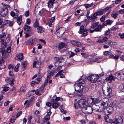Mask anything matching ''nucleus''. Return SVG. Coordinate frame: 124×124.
Masks as SVG:
<instances>
[{"instance_id":"1","label":"nucleus","mask_w":124,"mask_h":124,"mask_svg":"<svg viewBox=\"0 0 124 124\" xmlns=\"http://www.w3.org/2000/svg\"><path fill=\"white\" fill-rule=\"evenodd\" d=\"M84 83L85 82L84 80L80 79L78 81V83H75L74 86L76 91L80 93L82 92H86V91H85V89L84 88Z\"/></svg>"},{"instance_id":"2","label":"nucleus","mask_w":124,"mask_h":124,"mask_svg":"<svg viewBox=\"0 0 124 124\" xmlns=\"http://www.w3.org/2000/svg\"><path fill=\"white\" fill-rule=\"evenodd\" d=\"M103 75H104L103 74H102V75L100 74L99 75H92L88 76L87 78L92 83H95L98 80L99 82L102 81V82H103L101 76Z\"/></svg>"},{"instance_id":"3","label":"nucleus","mask_w":124,"mask_h":124,"mask_svg":"<svg viewBox=\"0 0 124 124\" xmlns=\"http://www.w3.org/2000/svg\"><path fill=\"white\" fill-rule=\"evenodd\" d=\"M102 90L103 93L105 96L109 97L112 96L111 88L108 85H103Z\"/></svg>"},{"instance_id":"4","label":"nucleus","mask_w":124,"mask_h":124,"mask_svg":"<svg viewBox=\"0 0 124 124\" xmlns=\"http://www.w3.org/2000/svg\"><path fill=\"white\" fill-rule=\"evenodd\" d=\"M99 22H97L92 24L91 28H95V30L96 32H101L103 28L102 25L99 24Z\"/></svg>"},{"instance_id":"5","label":"nucleus","mask_w":124,"mask_h":124,"mask_svg":"<svg viewBox=\"0 0 124 124\" xmlns=\"http://www.w3.org/2000/svg\"><path fill=\"white\" fill-rule=\"evenodd\" d=\"M83 113L87 114H90L92 113L93 111L92 108L87 105H85V106L82 109Z\"/></svg>"},{"instance_id":"6","label":"nucleus","mask_w":124,"mask_h":124,"mask_svg":"<svg viewBox=\"0 0 124 124\" xmlns=\"http://www.w3.org/2000/svg\"><path fill=\"white\" fill-rule=\"evenodd\" d=\"M55 0H49L48 3V6L51 12L54 11L57 8V6L55 7L53 4Z\"/></svg>"},{"instance_id":"7","label":"nucleus","mask_w":124,"mask_h":124,"mask_svg":"<svg viewBox=\"0 0 124 124\" xmlns=\"http://www.w3.org/2000/svg\"><path fill=\"white\" fill-rule=\"evenodd\" d=\"M65 31V30L63 27L58 28L56 31V34L57 37H60L62 36Z\"/></svg>"},{"instance_id":"8","label":"nucleus","mask_w":124,"mask_h":124,"mask_svg":"<svg viewBox=\"0 0 124 124\" xmlns=\"http://www.w3.org/2000/svg\"><path fill=\"white\" fill-rule=\"evenodd\" d=\"M87 31V30L84 28V26L82 25L80 27V30L78 31V32L81 34V36L83 37L87 35L88 32Z\"/></svg>"},{"instance_id":"9","label":"nucleus","mask_w":124,"mask_h":124,"mask_svg":"<svg viewBox=\"0 0 124 124\" xmlns=\"http://www.w3.org/2000/svg\"><path fill=\"white\" fill-rule=\"evenodd\" d=\"M123 119L120 116H116V120L113 122L111 124H120L122 123Z\"/></svg>"},{"instance_id":"10","label":"nucleus","mask_w":124,"mask_h":124,"mask_svg":"<svg viewBox=\"0 0 124 124\" xmlns=\"http://www.w3.org/2000/svg\"><path fill=\"white\" fill-rule=\"evenodd\" d=\"M36 41L35 39L30 38L29 40L26 41L25 43L26 45H34L36 44Z\"/></svg>"},{"instance_id":"11","label":"nucleus","mask_w":124,"mask_h":124,"mask_svg":"<svg viewBox=\"0 0 124 124\" xmlns=\"http://www.w3.org/2000/svg\"><path fill=\"white\" fill-rule=\"evenodd\" d=\"M85 101L83 99H81L79 101L78 103H77L79 107L80 108H83L85 106V105H86L85 104Z\"/></svg>"},{"instance_id":"12","label":"nucleus","mask_w":124,"mask_h":124,"mask_svg":"<svg viewBox=\"0 0 124 124\" xmlns=\"http://www.w3.org/2000/svg\"><path fill=\"white\" fill-rule=\"evenodd\" d=\"M8 12V10L7 8H5L4 9H1L0 8V13H1V15L3 17L6 16Z\"/></svg>"},{"instance_id":"13","label":"nucleus","mask_w":124,"mask_h":124,"mask_svg":"<svg viewBox=\"0 0 124 124\" xmlns=\"http://www.w3.org/2000/svg\"><path fill=\"white\" fill-rule=\"evenodd\" d=\"M93 99L92 98H89L88 99L87 101H85V104L87 105H90L91 104L93 105Z\"/></svg>"},{"instance_id":"14","label":"nucleus","mask_w":124,"mask_h":124,"mask_svg":"<svg viewBox=\"0 0 124 124\" xmlns=\"http://www.w3.org/2000/svg\"><path fill=\"white\" fill-rule=\"evenodd\" d=\"M26 104H27L25 106V108H27L32 105V102L31 100L29 101L26 100L25 101L24 104V105H25Z\"/></svg>"},{"instance_id":"15","label":"nucleus","mask_w":124,"mask_h":124,"mask_svg":"<svg viewBox=\"0 0 124 124\" xmlns=\"http://www.w3.org/2000/svg\"><path fill=\"white\" fill-rule=\"evenodd\" d=\"M52 107L53 108H56L58 107V106L60 104L59 102H57L55 101H53L52 102Z\"/></svg>"},{"instance_id":"16","label":"nucleus","mask_w":124,"mask_h":124,"mask_svg":"<svg viewBox=\"0 0 124 124\" xmlns=\"http://www.w3.org/2000/svg\"><path fill=\"white\" fill-rule=\"evenodd\" d=\"M67 46V44L65 43L62 42L58 46V50L61 49L62 48L66 47Z\"/></svg>"},{"instance_id":"17","label":"nucleus","mask_w":124,"mask_h":124,"mask_svg":"<svg viewBox=\"0 0 124 124\" xmlns=\"http://www.w3.org/2000/svg\"><path fill=\"white\" fill-rule=\"evenodd\" d=\"M64 57L61 56L60 57V62H65L67 60V57L66 56H63Z\"/></svg>"},{"instance_id":"18","label":"nucleus","mask_w":124,"mask_h":124,"mask_svg":"<svg viewBox=\"0 0 124 124\" xmlns=\"http://www.w3.org/2000/svg\"><path fill=\"white\" fill-rule=\"evenodd\" d=\"M23 58V56L22 53L18 54H17L16 58L19 60H22Z\"/></svg>"},{"instance_id":"19","label":"nucleus","mask_w":124,"mask_h":124,"mask_svg":"<svg viewBox=\"0 0 124 124\" xmlns=\"http://www.w3.org/2000/svg\"><path fill=\"white\" fill-rule=\"evenodd\" d=\"M51 112L49 110V112L47 113V114L44 117L45 120H49L50 118V116L51 115Z\"/></svg>"},{"instance_id":"20","label":"nucleus","mask_w":124,"mask_h":124,"mask_svg":"<svg viewBox=\"0 0 124 124\" xmlns=\"http://www.w3.org/2000/svg\"><path fill=\"white\" fill-rule=\"evenodd\" d=\"M6 36V34L4 32H2L1 35H0V41L2 42H3L4 39H3Z\"/></svg>"},{"instance_id":"21","label":"nucleus","mask_w":124,"mask_h":124,"mask_svg":"<svg viewBox=\"0 0 124 124\" xmlns=\"http://www.w3.org/2000/svg\"><path fill=\"white\" fill-rule=\"evenodd\" d=\"M59 50L61 54H67L68 53V50L66 49H60Z\"/></svg>"},{"instance_id":"22","label":"nucleus","mask_w":124,"mask_h":124,"mask_svg":"<svg viewBox=\"0 0 124 124\" xmlns=\"http://www.w3.org/2000/svg\"><path fill=\"white\" fill-rule=\"evenodd\" d=\"M119 57V56L118 55H116L115 56L113 54L110 55L109 57V58H114L115 60H118Z\"/></svg>"},{"instance_id":"23","label":"nucleus","mask_w":124,"mask_h":124,"mask_svg":"<svg viewBox=\"0 0 124 124\" xmlns=\"http://www.w3.org/2000/svg\"><path fill=\"white\" fill-rule=\"evenodd\" d=\"M97 16L96 13V12L89 17V19L91 20L92 19H95L97 18Z\"/></svg>"},{"instance_id":"24","label":"nucleus","mask_w":124,"mask_h":124,"mask_svg":"<svg viewBox=\"0 0 124 124\" xmlns=\"http://www.w3.org/2000/svg\"><path fill=\"white\" fill-rule=\"evenodd\" d=\"M33 26L34 27L36 28H37L39 26V20L37 19H36L35 22Z\"/></svg>"},{"instance_id":"25","label":"nucleus","mask_w":124,"mask_h":124,"mask_svg":"<svg viewBox=\"0 0 124 124\" xmlns=\"http://www.w3.org/2000/svg\"><path fill=\"white\" fill-rule=\"evenodd\" d=\"M60 98L59 97H57L56 95L54 96L52 98V100L53 101L55 102L58 101L60 100Z\"/></svg>"},{"instance_id":"26","label":"nucleus","mask_w":124,"mask_h":124,"mask_svg":"<svg viewBox=\"0 0 124 124\" xmlns=\"http://www.w3.org/2000/svg\"><path fill=\"white\" fill-rule=\"evenodd\" d=\"M115 79V77L113 76L112 75H110L108 78V80L110 81V82L112 81H114Z\"/></svg>"},{"instance_id":"27","label":"nucleus","mask_w":124,"mask_h":124,"mask_svg":"<svg viewBox=\"0 0 124 124\" xmlns=\"http://www.w3.org/2000/svg\"><path fill=\"white\" fill-rule=\"evenodd\" d=\"M22 17V16L21 15L18 18L17 22L19 25H20L21 24Z\"/></svg>"},{"instance_id":"28","label":"nucleus","mask_w":124,"mask_h":124,"mask_svg":"<svg viewBox=\"0 0 124 124\" xmlns=\"http://www.w3.org/2000/svg\"><path fill=\"white\" fill-rule=\"evenodd\" d=\"M31 29V27L30 26L25 25L24 30L25 31L28 32Z\"/></svg>"},{"instance_id":"29","label":"nucleus","mask_w":124,"mask_h":124,"mask_svg":"<svg viewBox=\"0 0 124 124\" xmlns=\"http://www.w3.org/2000/svg\"><path fill=\"white\" fill-rule=\"evenodd\" d=\"M93 5V2H92L91 4H85L84 5L86 8H87L92 6Z\"/></svg>"},{"instance_id":"30","label":"nucleus","mask_w":124,"mask_h":124,"mask_svg":"<svg viewBox=\"0 0 124 124\" xmlns=\"http://www.w3.org/2000/svg\"><path fill=\"white\" fill-rule=\"evenodd\" d=\"M43 28V27L41 26H39L37 28L38 32L40 33H42Z\"/></svg>"},{"instance_id":"31","label":"nucleus","mask_w":124,"mask_h":124,"mask_svg":"<svg viewBox=\"0 0 124 124\" xmlns=\"http://www.w3.org/2000/svg\"><path fill=\"white\" fill-rule=\"evenodd\" d=\"M105 23L109 25H110L112 24L113 22V21L110 20H107L105 21Z\"/></svg>"},{"instance_id":"32","label":"nucleus","mask_w":124,"mask_h":124,"mask_svg":"<svg viewBox=\"0 0 124 124\" xmlns=\"http://www.w3.org/2000/svg\"><path fill=\"white\" fill-rule=\"evenodd\" d=\"M53 73L54 72L52 71H50L48 74L47 78H49V79L50 77H51V76H53Z\"/></svg>"},{"instance_id":"33","label":"nucleus","mask_w":124,"mask_h":124,"mask_svg":"<svg viewBox=\"0 0 124 124\" xmlns=\"http://www.w3.org/2000/svg\"><path fill=\"white\" fill-rule=\"evenodd\" d=\"M98 16L101 15H103L104 13H105L103 9L101 10L96 12Z\"/></svg>"},{"instance_id":"34","label":"nucleus","mask_w":124,"mask_h":124,"mask_svg":"<svg viewBox=\"0 0 124 124\" xmlns=\"http://www.w3.org/2000/svg\"><path fill=\"white\" fill-rule=\"evenodd\" d=\"M10 15L11 16L13 17L15 16L14 17V18H16L18 16V15L17 14H16L13 11L11 12Z\"/></svg>"},{"instance_id":"35","label":"nucleus","mask_w":124,"mask_h":124,"mask_svg":"<svg viewBox=\"0 0 124 124\" xmlns=\"http://www.w3.org/2000/svg\"><path fill=\"white\" fill-rule=\"evenodd\" d=\"M118 16V13L117 12H114L112 14L111 16L114 18H116Z\"/></svg>"},{"instance_id":"36","label":"nucleus","mask_w":124,"mask_h":124,"mask_svg":"<svg viewBox=\"0 0 124 124\" xmlns=\"http://www.w3.org/2000/svg\"><path fill=\"white\" fill-rule=\"evenodd\" d=\"M112 8V6L111 5H110L109 7H106L104 9H103L104 13H105L106 11L108 10L110 8Z\"/></svg>"},{"instance_id":"37","label":"nucleus","mask_w":124,"mask_h":124,"mask_svg":"<svg viewBox=\"0 0 124 124\" xmlns=\"http://www.w3.org/2000/svg\"><path fill=\"white\" fill-rule=\"evenodd\" d=\"M96 62V60H94V59H90L88 60L87 62L89 64H91L93 62Z\"/></svg>"},{"instance_id":"38","label":"nucleus","mask_w":124,"mask_h":124,"mask_svg":"<svg viewBox=\"0 0 124 124\" xmlns=\"http://www.w3.org/2000/svg\"><path fill=\"white\" fill-rule=\"evenodd\" d=\"M119 88L120 90L124 92V83L120 85Z\"/></svg>"},{"instance_id":"39","label":"nucleus","mask_w":124,"mask_h":124,"mask_svg":"<svg viewBox=\"0 0 124 124\" xmlns=\"http://www.w3.org/2000/svg\"><path fill=\"white\" fill-rule=\"evenodd\" d=\"M27 65V63L25 61H23L22 63V67L24 68H26Z\"/></svg>"},{"instance_id":"40","label":"nucleus","mask_w":124,"mask_h":124,"mask_svg":"<svg viewBox=\"0 0 124 124\" xmlns=\"http://www.w3.org/2000/svg\"><path fill=\"white\" fill-rule=\"evenodd\" d=\"M93 99V104H96L99 101V100L97 98H92Z\"/></svg>"},{"instance_id":"41","label":"nucleus","mask_w":124,"mask_h":124,"mask_svg":"<svg viewBox=\"0 0 124 124\" xmlns=\"http://www.w3.org/2000/svg\"><path fill=\"white\" fill-rule=\"evenodd\" d=\"M62 70H61V71H59L57 74L58 75V74H60V77L61 78H64V75L61 73Z\"/></svg>"},{"instance_id":"42","label":"nucleus","mask_w":124,"mask_h":124,"mask_svg":"<svg viewBox=\"0 0 124 124\" xmlns=\"http://www.w3.org/2000/svg\"><path fill=\"white\" fill-rule=\"evenodd\" d=\"M70 55L69 56V57H73L75 55V54L73 52L71 51H70L69 52H68V53Z\"/></svg>"},{"instance_id":"43","label":"nucleus","mask_w":124,"mask_h":124,"mask_svg":"<svg viewBox=\"0 0 124 124\" xmlns=\"http://www.w3.org/2000/svg\"><path fill=\"white\" fill-rule=\"evenodd\" d=\"M45 86L44 85H41L40 88V90L41 92H43L44 91Z\"/></svg>"},{"instance_id":"44","label":"nucleus","mask_w":124,"mask_h":124,"mask_svg":"<svg viewBox=\"0 0 124 124\" xmlns=\"http://www.w3.org/2000/svg\"><path fill=\"white\" fill-rule=\"evenodd\" d=\"M40 80L41 79L40 78H36L35 81L36 84H38L40 83Z\"/></svg>"},{"instance_id":"45","label":"nucleus","mask_w":124,"mask_h":124,"mask_svg":"<svg viewBox=\"0 0 124 124\" xmlns=\"http://www.w3.org/2000/svg\"><path fill=\"white\" fill-rule=\"evenodd\" d=\"M117 29V28H116V27L115 26H114L110 28V29H109V31H116Z\"/></svg>"},{"instance_id":"46","label":"nucleus","mask_w":124,"mask_h":124,"mask_svg":"<svg viewBox=\"0 0 124 124\" xmlns=\"http://www.w3.org/2000/svg\"><path fill=\"white\" fill-rule=\"evenodd\" d=\"M26 88L25 87H23L21 88V91L23 93H24L26 91Z\"/></svg>"},{"instance_id":"47","label":"nucleus","mask_w":124,"mask_h":124,"mask_svg":"<svg viewBox=\"0 0 124 124\" xmlns=\"http://www.w3.org/2000/svg\"><path fill=\"white\" fill-rule=\"evenodd\" d=\"M76 46L78 47H80L81 46V44L80 42L77 41Z\"/></svg>"},{"instance_id":"48","label":"nucleus","mask_w":124,"mask_h":124,"mask_svg":"<svg viewBox=\"0 0 124 124\" xmlns=\"http://www.w3.org/2000/svg\"><path fill=\"white\" fill-rule=\"evenodd\" d=\"M35 93L37 95H40L41 94L39 93V91L38 89H37L35 90Z\"/></svg>"},{"instance_id":"49","label":"nucleus","mask_w":124,"mask_h":124,"mask_svg":"<svg viewBox=\"0 0 124 124\" xmlns=\"http://www.w3.org/2000/svg\"><path fill=\"white\" fill-rule=\"evenodd\" d=\"M15 117L14 116H12L10 119V122L13 123L15 121Z\"/></svg>"},{"instance_id":"50","label":"nucleus","mask_w":124,"mask_h":124,"mask_svg":"<svg viewBox=\"0 0 124 124\" xmlns=\"http://www.w3.org/2000/svg\"><path fill=\"white\" fill-rule=\"evenodd\" d=\"M105 15L102 16L100 19L101 21L102 22H103L105 19Z\"/></svg>"},{"instance_id":"51","label":"nucleus","mask_w":124,"mask_h":124,"mask_svg":"<svg viewBox=\"0 0 124 124\" xmlns=\"http://www.w3.org/2000/svg\"><path fill=\"white\" fill-rule=\"evenodd\" d=\"M107 109L109 112H112L113 109L112 107L111 106L108 107Z\"/></svg>"},{"instance_id":"52","label":"nucleus","mask_w":124,"mask_h":124,"mask_svg":"<svg viewBox=\"0 0 124 124\" xmlns=\"http://www.w3.org/2000/svg\"><path fill=\"white\" fill-rule=\"evenodd\" d=\"M70 42L72 44L76 46L77 41L74 40H70Z\"/></svg>"},{"instance_id":"53","label":"nucleus","mask_w":124,"mask_h":124,"mask_svg":"<svg viewBox=\"0 0 124 124\" xmlns=\"http://www.w3.org/2000/svg\"><path fill=\"white\" fill-rule=\"evenodd\" d=\"M22 111H20L18 112L16 116V118H18L19 116L22 114Z\"/></svg>"},{"instance_id":"54","label":"nucleus","mask_w":124,"mask_h":124,"mask_svg":"<svg viewBox=\"0 0 124 124\" xmlns=\"http://www.w3.org/2000/svg\"><path fill=\"white\" fill-rule=\"evenodd\" d=\"M102 105L103 106L105 107H106L108 105V103L107 102H103L101 103Z\"/></svg>"},{"instance_id":"55","label":"nucleus","mask_w":124,"mask_h":124,"mask_svg":"<svg viewBox=\"0 0 124 124\" xmlns=\"http://www.w3.org/2000/svg\"><path fill=\"white\" fill-rule=\"evenodd\" d=\"M14 79H13L11 80H10L9 81V83H8L11 85H14Z\"/></svg>"},{"instance_id":"56","label":"nucleus","mask_w":124,"mask_h":124,"mask_svg":"<svg viewBox=\"0 0 124 124\" xmlns=\"http://www.w3.org/2000/svg\"><path fill=\"white\" fill-rule=\"evenodd\" d=\"M54 60L56 62H60V58L55 57L54 58Z\"/></svg>"},{"instance_id":"57","label":"nucleus","mask_w":124,"mask_h":124,"mask_svg":"<svg viewBox=\"0 0 124 124\" xmlns=\"http://www.w3.org/2000/svg\"><path fill=\"white\" fill-rule=\"evenodd\" d=\"M11 47L9 46L8 47L7 49V52L8 53H10L11 51Z\"/></svg>"},{"instance_id":"58","label":"nucleus","mask_w":124,"mask_h":124,"mask_svg":"<svg viewBox=\"0 0 124 124\" xmlns=\"http://www.w3.org/2000/svg\"><path fill=\"white\" fill-rule=\"evenodd\" d=\"M110 52L108 51H105L104 53V54L105 55H107L109 54Z\"/></svg>"},{"instance_id":"59","label":"nucleus","mask_w":124,"mask_h":124,"mask_svg":"<svg viewBox=\"0 0 124 124\" xmlns=\"http://www.w3.org/2000/svg\"><path fill=\"white\" fill-rule=\"evenodd\" d=\"M20 66V65L19 63H17V65L16 66H15V68H14V69H15V70H16L17 69H18L19 68Z\"/></svg>"},{"instance_id":"60","label":"nucleus","mask_w":124,"mask_h":124,"mask_svg":"<svg viewBox=\"0 0 124 124\" xmlns=\"http://www.w3.org/2000/svg\"><path fill=\"white\" fill-rule=\"evenodd\" d=\"M120 36V37L122 39L124 38V33H123L122 34L119 33L118 34Z\"/></svg>"},{"instance_id":"61","label":"nucleus","mask_w":124,"mask_h":124,"mask_svg":"<svg viewBox=\"0 0 124 124\" xmlns=\"http://www.w3.org/2000/svg\"><path fill=\"white\" fill-rule=\"evenodd\" d=\"M34 114L35 115L37 116H39L40 115L39 112L38 110L35 111L34 112Z\"/></svg>"},{"instance_id":"62","label":"nucleus","mask_w":124,"mask_h":124,"mask_svg":"<svg viewBox=\"0 0 124 124\" xmlns=\"http://www.w3.org/2000/svg\"><path fill=\"white\" fill-rule=\"evenodd\" d=\"M10 22V21L9 20H5L4 21L3 23L4 25H5L7 24H8V23Z\"/></svg>"},{"instance_id":"63","label":"nucleus","mask_w":124,"mask_h":124,"mask_svg":"<svg viewBox=\"0 0 124 124\" xmlns=\"http://www.w3.org/2000/svg\"><path fill=\"white\" fill-rule=\"evenodd\" d=\"M30 14V13L29 11H26L24 13V15L26 16H29Z\"/></svg>"},{"instance_id":"64","label":"nucleus","mask_w":124,"mask_h":124,"mask_svg":"<svg viewBox=\"0 0 124 124\" xmlns=\"http://www.w3.org/2000/svg\"><path fill=\"white\" fill-rule=\"evenodd\" d=\"M8 69H14V67L12 65L10 64L8 66Z\"/></svg>"}]
</instances>
